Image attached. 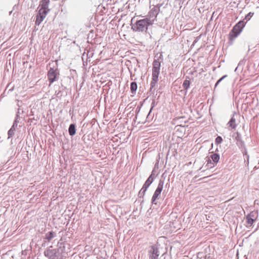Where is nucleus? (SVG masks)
I'll use <instances>...</instances> for the list:
<instances>
[{
    "instance_id": "obj_37",
    "label": "nucleus",
    "mask_w": 259,
    "mask_h": 259,
    "mask_svg": "<svg viewBox=\"0 0 259 259\" xmlns=\"http://www.w3.org/2000/svg\"><path fill=\"white\" fill-rule=\"evenodd\" d=\"M19 112H19V109H18V111H17V113H19Z\"/></svg>"
},
{
    "instance_id": "obj_31",
    "label": "nucleus",
    "mask_w": 259,
    "mask_h": 259,
    "mask_svg": "<svg viewBox=\"0 0 259 259\" xmlns=\"http://www.w3.org/2000/svg\"><path fill=\"white\" fill-rule=\"evenodd\" d=\"M209 164H212L210 160H208V162L207 163V165H208Z\"/></svg>"
},
{
    "instance_id": "obj_21",
    "label": "nucleus",
    "mask_w": 259,
    "mask_h": 259,
    "mask_svg": "<svg viewBox=\"0 0 259 259\" xmlns=\"http://www.w3.org/2000/svg\"><path fill=\"white\" fill-rule=\"evenodd\" d=\"M12 82L9 83L6 87V90L4 92V94H8L10 92H11L14 90L15 85L14 84L13 85L11 86Z\"/></svg>"
},
{
    "instance_id": "obj_19",
    "label": "nucleus",
    "mask_w": 259,
    "mask_h": 259,
    "mask_svg": "<svg viewBox=\"0 0 259 259\" xmlns=\"http://www.w3.org/2000/svg\"><path fill=\"white\" fill-rule=\"evenodd\" d=\"M210 157L215 164L218 162L220 159V155L217 153L211 154Z\"/></svg>"
},
{
    "instance_id": "obj_30",
    "label": "nucleus",
    "mask_w": 259,
    "mask_h": 259,
    "mask_svg": "<svg viewBox=\"0 0 259 259\" xmlns=\"http://www.w3.org/2000/svg\"><path fill=\"white\" fill-rule=\"evenodd\" d=\"M152 107H151V109H150V112H149V114L150 113V112H151V110H152V108H153V107H154V105H155V102H154V101L152 102Z\"/></svg>"
},
{
    "instance_id": "obj_2",
    "label": "nucleus",
    "mask_w": 259,
    "mask_h": 259,
    "mask_svg": "<svg viewBox=\"0 0 259 259\" xmlns=\"http://www.w3.org/2000/svg\"><path fill=\"white\" fill-rule=\"evenodd\" d=\"M152 25L145 18L138 20L132 26V29L134 31L144 32L146 31L149 26Z\"/></svg>"
},
{
    "instance_id": "obj_13",
    "label": "nucleus",
    "mask_w": 259,
    "mask_h": 259,
    "mask_svg": "<svg viewBox=\"0 0 259 259\" xmlns=\"http://www.w3.org/2000/svg\"><path fill=\"white\" fill-rule=\"evenodd\" d=\"M235 115L236 113H234L230 121L228 122L229 127H230L231 129H235L237 126V124L236 123V118H235Z\"/></svg>"
},
{
    "instance_id": "obj_15",
    "label": "nucleus",
    "mask_w": 259,
    "mask_h": 259,
    "mask_svg": "<svg viewBox=\"0 0 259 259\" xmlns=\"http://www.w3.org/2000/svg\"><path fill=\"white\" fill-rule=\"evenodd\" d=\"M56 236V235L54 232L50 231L46 234L45 239H46L48 241L50 242Z\"/></svg>"
},
{
    "instance_id": "obj_7",
    "label": "nucleus",
    "mask_w": 259,
    "mask_h": 259,
    "mask_svg": "<svg viewBox=\"0 0 259 259\" xmlns=\"http://www.w3.org/2000/svg\"><path fill=\"white\" fill-rule=\"evenodd\" d=\"M156 178V175L154 174V170H153L151 174L150 175L149 178L146 181L145 183L143 185L142 189L139 191V194H144L149 186L152 184L153 180Z\"/></svg>"
},
{
    "instance_id": "obj_9",
    "label": "nucleus",
    "mask_w": 259,
    "mask_h": 259,
    "mask_svg": "<svg viewBox=\"0 0 259 259\" xmlns=\"http://www.w3.org/2000/svg\"><path fill=\"white\" fill-rule=\"evenodd\" d=\"M148 252L150 259H158L159 250L156 245L151 246Z\"/></svg>"
},
{
    "instance_id": "obj_6",
    "label": "nucleus",
    "mask_w": 259,
    "mask_h": 259,
    "mask_svg": "<svg viewBox=\"0 0 259 259\" xmlns=\"http://www.w3.org/2000/svg\"><path fill=\"white\" fill-rule=\"evenodd\" d=\"M44 254L50 259H58L60 256L59 248L53 249L51 246L44 251Z\"/></svg>"
},
{
    "instance_id": "obj_14",
    "label": "nucleus",
    "mask_w": 259,
    "mask_h": 259,
    "mask_svg": "<svg viewBox=\"0 0 259 259\" xmlns=\"http://www.w3.org/2000/svg\"><path fill=\"white\" fill-rule=\"evenodd\" d=\"M164 183V181L163 179H160L159 184L158 185V187L156 189L155 193L154 194H160L163 188V185Z\"/></svg>"
},
{
    "instance_id": "obj_1",
    "label": "nucleus",
    "mask_w": 259,
    "mask_h": 259,
    "mask_svg": "<svg viewBox=\"0 0 259 259\" xmlns=\"http://www.w3.org/2000/svg\"><path fill=\"white\" fill-rule=\"evenodd\" d=\"M152 78L150 83V90L155 85L158 80V76L160 73L161 62L159 59L154 60L152 64Z\"/></svg>"
},
{
    "instance_id": "obj_35",
    "label": "nucleus",
    "mask_w": 259,
    "mask_h": 259,
    "mask_svg": "<svg viewBox=\"0 0 259 259\" xmlns=\"http://www.w3.org/2000/svg\"><path fill=\"white\" fill-rule=\"evenodd\" d=\"M246 156H247V159L248 160V158H249V155H246Z\"/></svg>"
},
{
    "instance_id": "obj_4",
    "label": "nucleus",
    "mask_w": 259,
    "mask_h": 259,
    "mask_svg": "<svg viewBox=\"0 0 259 259\" xmlns=\"http://www.w3.org/2000/svg\"><path fill=\"white\" fill-rule=\"evenodd\" d=\"M246 22L243 21H240L232 28L229 33V37L230 39H233L236 38L242 31L243 28L244 27Z\"/></svg>"
},
{
    "instance_id": "obj_20",
    "label": "nucleus",
    "mask_w": 259,
    "mask_h": 259,
    "mask_svg": "<svg viewBox=\"0 0 259 259\" xmlns=\"http://www.w3.org/2000/svg\"><path fill=\"white\" fill-rule=\"evenodd\" d=\"M50 3V0H41L39 4V6L41 8H43L45 9H48L49 4Z\"/></svg>"
},
{
    "instance_id": "obj_5",
    "label": "nucleus",
    "mask_w": 259,
    "mask_h": 259,
    "mask_svg": "<svg viewBox=\"0 0 259 259\" xmlns=\"http://www.w3.org/2000/svg\"><path fill=\"white\" fill-rule=\"evenodd\" d=\"M59 71L58 68L54 69V68H50L47 74L50 85L54 81L59 79Z\"/></svg>"
},
{
    "instance_id": "obj_34",
    "label": "nucleus",
    "mask_w": 259,
    "mask_h": 259,
    "mask_svg": "<svg viewBox=\"0 0 259 259\" xmlns=\"http://www.w3.org/2000/svg\"><path fill=\"white\" fill-rule=\"evenodd\" d=\"M16 7V5H15L14 6H13V10H14L15 8Z\"/></svg>"
},
{
    "instance_id": "obj_36",
    "label": "nucleus",
    "mask_w": 259,
    "mask_h": 259,
    "mask_svg": "<svg viewBox=\"0 0 259 259\" xmlns=\"http://www.w3.org/2000/svg\"><path fill=\"white\" fill-rule=\"evenodd\" d=\"M214 164L212 166H211V165L210 166V167H214Z\"/></svg>"
},
{
    "instance_id": "obj_24",
    "label": "nucleus",
    "mask_w": 259,
    "mask_h": 259,
    "mask_svg": "<svg viewBox=\"0 0 259 259\" xmlns=\"http://www.w3.org/2000/svg\"><path fill=\"white\" fill-rule=\"evenodd\" d=\"M160 195H153V197L152 198V204H157L158 202L156 201L158 199H159V196Z\"/></svg>"
},
{
    "instance_id": "obj_23",
    "label": "nucleus",
    "mask_w": 259,
    "mask_h": 259,
    "mask_svg": "<svg viewBox=\"0 0 259 259\" xmlns=\"http://www.w3.org/2000/svg\"><path fill=\"white\" fill-rule=\"evenodd\" d=\"M190 84V81L186 79L184 81V82L183 83V87L185 90H187L189 88Z\"/></svg>"
},
{
    "instance_id": "obj_10",
    "label": "nucleus",
    "mask_w": 259,
    "mask_h": 259,
    "mask_svg": "<svg viewBox=\"0 0 259 259\" xmlns=\"http://www.w3.org/2000/svg\"><path fill=\"white\" fill-rule=\"evenodd\" d=\"M16 52H14V56L12 58L11 54H10L8 57L9 58V65L11 67V65L13 66V75L14 76L16 74V60L15 58V55Z\"/></svg>"
},
{
    "instance_id": "obj_33",
    "label": "nucleus",
    "mask_w": 259,
    "mask_h": 259,
    "mask_svg": "<svg viewBox=\"0 0 259 259\" xmlns=\"http://www.w3.org/2000/svg\"><path fill=\"white\" fill-rule=\"evenodd\" d=\"M207 259H213L212 258H211L209 256L207 257Z\"/></svg>"
},
{
    "instance_id": "obj_27",
    "label": "nucleus",
    "mask_w": 259,
    "mask_h": 259,
    "mask_svg": "<svg viewBox=\"0 0 259 259\" xmlns=\"http://www.w3.org/2000/svg\"><path fill=\"white\" fill-rule=\"evenodd\" d=\"M222 141H223V139H222V137L220 136H218L216 138V139L215 140V142L216 144H219L222 143Z\"/></svg>"
},
{
    "instance_id": "obj_38",
    "label": "nucleus",
    "mask_w": 259,
    "mask_h": 259,
    "mask_svg": "<svg viewBox=\"0 0 259 259\" xmlns=\"http://www.w3.org/2000/svg\"><path fill=\"white\" fill-rule=\"evenodd\" d=\"M2 141H1V139H0V142H2Z\"/></svg>"
},
{
    "instance_id": "obj_22",
    "label": "nucleus",
    "mask_w": 259,
    "mask_h": 259,
    "mask_svg": "<svg viewBox=\"0 0 259 259\" xmlns=\"http://www.w3.org/2000/svg\"><path fill=\"white\" fill-rule=\"evenodd\" d=\"M44 19V18L37 14L36 17L35 24L37 25H39Z\"/></svg>"
},
{
    "instance_id": "obj_32",
    "label": "nucleus",
    "mask_w": 259,
    "mask_h": 259,
    "mask_svg": "<svg viewBox=\"0 0 259 259\" xmlns=\"http://www.w3.org/2000/svg\"><path fill=\"white\" fill-rule=\"evenodd\" d=\"M13 12V11H11L10 12H9V15H11V14Z\"/></svg>"
},
{
    "instance_id": "obj_8",
    "label": "nucleus",
    "mask_w": 259,
    "mask_h": 259,
    "mask_svg": "<svg viewBox=\"0 0 259 259\" xmlns=\"http://www.w3.org/2000/svg\"><path fill=\"white\" fill-rule=\"evenodd\" d=\"M258 218V213L257 211H251L248 213L246 217V220L247 225L251 227L253 223L257 220Z\"/></svg>"
},
{
    "instance_id": "obj_25",
    "label": "nucleus",
    "mask_w": 259,
    "mask_h": 259,
    "mask_svg": "<svg viewBox=\"0 0 259 259\" xmlns=\"http://www.w3.org/2000/svg\"><path fill=\"white\" fill-rule=\"evenodd\" d=\"M160 195H153V197L152 198V204H157L158 202L156 201L158 199H159V196Z\"/></svg>"
},
{
    "instance_id": "obj_28",
    "label": "nucleus",
    "mask_w": 259,
    "mask_h": 259,
    "mask_svg": "<svg viewBox=\"0 0 259 259\" xmlns=\"http://www.w3.org/2000/svg\"><path fill=\"white\" fill-rule=\"evenodd\" d=\"M227 76V75H225L223 76H222L221 78H220L215 83V88L220 83V82L225 78H226Z\"/></svg>"
},
{
    "instance_id": "obj_12",
    "label": "nucleus",
    "mask_w": 259,
    "mask_h": 259,
    "mask_svg": "<svg viewBox=\"0 0 259 259\" xmlns=\"http://www.w3.org/2000/svg\"><path fill=\"white\" fill-rule=\"evenodd\" d=\"M15 125H16V116H15L13 125L11 127V128L8 131V139H10L15 134V132L16 131Z\"/></svg>"
},
{
    "instance_id": "obj_18",
    "label": "nucleus",
    "mask_w": 259,
    "mask_h": 259,
    "mask_svg": "<svg viewBox=\"0 0 259 259\" xmlns=\"http://www.w3.org/2000/svg\"><path fill=\"white\" fill-rule=\"evenodd\" d=\"M131 92L132 94H135L137 90V84L136 82H132L130 86Z\"/></svg>"
},
{
    "instance_id": "obj_29",
    "label": "nucleus",
    "mask_w": 259,
    "mask_h": 259,
    "mask_svg": "<svg viewBox=\"0 0 259 259\" xmlns=\"http://www.w3.org/2000/svg\"><path fill=\"white\" fill-rule=\"evenodd\" d=\"M254 204L255 205H259V199H256L254 200Z\"/></svg>"
},
{
    "instance_id": "obj_17",
    "label": "nucleus",
    "mask_w": 259,
    "mask_h": 259,
    "mask_svg": "<svg viewBox=\"0 0 259 259\" xmlns=\"http://www.w3.org/2000/svg\"><path fill=\"white\" fill-rule=\"evenodd\" d=\"M68 132L70 136H74L76 133L75 125L71 124L68 128Z\"/></svg>"
},
{
    "instance_id": "obj_26",
    "label": "nucleus",
    "mask_w": 259,
    "mask_h": 259,
    "mask_svg": "<svg viewBox=\"0 0 259 259\" xmlns=\"http://www.w3.org/2000/svg\"><path fill=\"white\" fill-rule=\"evenodd\" d=\"M254 15V13L249 12L247 15H246L245 17L244 20H246V23L250 19V18Z\"/></svg>"
},
{
    "instance_id": "obj_16",
    "label": "nucleus",
    "mask_w": 259,
    "mask_h": 259,
    "mask_svg": "<svg viewBox=\"0 0 259 259\" xmlns=\"http://www.w3.org/2000/svg\"><path fill=\"white\" fill-rule=\"evenodd\" d=\"M49 10H50L49 9L40 8V9L38 11L37 15L41 16L45 18Z\"/></svg>"
},
{
    "instance_id": "obj_3",
    "label": "nucleus",
    "mask_w": 259,
    "mask_h": 259,
    "mask_svg": "<svg viewBox=\"0 0 259 259\" xmlns=\"http://www.w3.org/2000/svg\"><path fill=\"white\" fill-rule=\"evenodd\" d=\"M161 7V4H157L154 6L149 11L147 16H142V17L147 19V20L153 25L154 23L157 21V17L160 12Z\"/></svg>"
},
{
    "instance_id": "obj_11",
    "label": "nucleus",
    "mask_w": 259,
    "mask_h": 259,
    "mask_svg": "<svg viewBox=\"0 0 259 259\" xmlns=\"http://www.w3.org/2000/svg\"><path fill=\"white\" fill-rule=\"evenodd\" d=\"M234 137L236 145L240 148L243 147L244 145V143L242 140L241 134L239 132H236L234 134Z\"/></svg>"
}]
</instances>
